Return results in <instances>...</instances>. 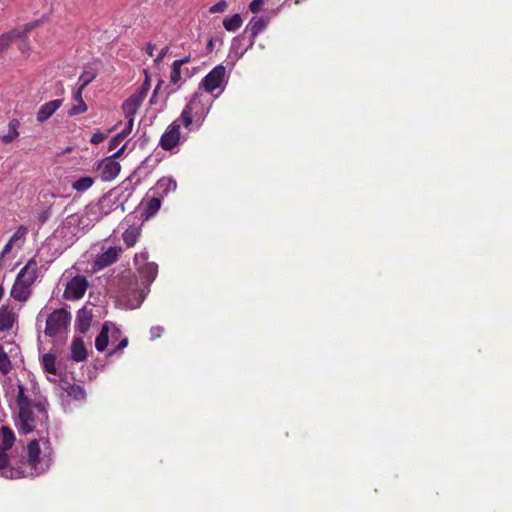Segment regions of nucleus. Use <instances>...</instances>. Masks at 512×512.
<instances>
[{
	"label": "nucleus",
	"mask_w": 512,
	"mask_h": 512,
	"mask_svg": "<svg viewBox=\"0 0 512 512\" xmlns=\"http://www.w3.org/2000/svg\"><path fill=\"white\" fill-rule=\"evenodd\" d=\"M15 403L17 407L15 425L20 433L27 435L34 431L39 434L48 431L49 403L46 397L18 382Z\"/></svg>",
	"instance_id": "nucleus-1"
},
{
	"label": "nucleus",
	"mask_w": 512,
	"mask_h": 512,
	"mask_svg": "<svg viewBox=\"0 0 512 512\" xmlns=\"http://www.w3.org/2000/svg\"><path fill=\"white\" fill-rule=\"evenodd\" d=\"M203 116L201 96L195 94L189 103L184 107L180 117L173 121L160 139V145L164 150L173 149L180 139V126L188 127L192 124L194 117Z\"/></svg>",
	"instance_id": "nucleus-2"
},
{
	"label": "nucleus",
	"mask_w": 512,
	"mask_h": 512,
	"mask_svg": "<svg viewBox=\"0 0 512 512\" xmlns=\"http://www.w3.org/2000/svg\"><path fill=\"white\" fill-rule=\"evenodd\" d=\"M96 209L90 204L82 212L67 216L63 222V229H68L71 234L76 235L80 231L93 226L100 220Z\"/></svg>",
	"instance_id": "nucleus-3"
},
{
	"label": "nucleus",
	"mask_w": 512,
	"mask_h": 512,
	"mask_svg": "<svg viewBox=\"0 0 512 512\" xmlns=\"http://www.w3.org/2000/svg\"><path fill=\"white\" fill-rule=\"evenodd\" d=\"M48 453L42 455L38 440L34 439L27 445V460L35 475H40L47 471L52 463L51 448Z\"/></svg>",
	"instance_id": "nucleus-4"
},
{
	"label": "nucleus",
	"mask_w": 512,
	"mask_h": 512,
	"mask_svg": "<svg viewBox=\"0 0 512 512\" xmlns=\"http://www.w3.org/2000/svg\"><path fill=\"white\" fill-rule=\"evenodd\" d=\"M48 453L42 455L38 440L34 439L27 445V460L35 475H40L47 471L52 463L51 448Z\"/></svg>",
	"instance_id": "nucleus-5"
},
{
	"label": "nucleus",
	"mask_w": 512,
	"mask_h": 512,
	"mask_svg": "<svg viewBox=\"0 0 512 512\" xmlns=\"http://www.w3.org/2000/svg\"><path fill=\"white\" fill-rule=\"evenodd\" d=\"M71 314L64 309L54 310L46 319L45 334L53 337L67 330Z\"/></svg>",
	"instance_id": "nucleus-6"
},
{
	"label": "nucleus",
	"mask_w": 512,
	"mask_h": 512,
	"mask_svg": "<svg viewBox=\"0 0 512 512\" xmlns=\"http://www.w3.org/2000/svg\"><path fill=\"white\" fill-rule=\"evenodd\" d=\"M265 27L266 22L262 18H252L246 26L244 34L234 38L233 47L239 48L241 46V42L245 40V34H249L248 45L243 49V51H241V55H243L245 51L254 45L257 35L263 31Z\"/></svg>",
	"instance_id": "nucleus-7"
},
{
	"label": "nucleus",
	"mask_w": 512,
	"mask_h": 512,
	"mask_svg": "<svg viewBox=\"0 0 512 512\" xmlns=\"http://www.w3.org/2000/svg\"><path fill=\"white\" fill-rule=\"evenodd\" d=\"M124 149L125 145L99 164L98 170L103 181H112L119 175L121 166L114 158L119 157L123 153Z\"/></svg>",
	"instance_id": "nucleus-8"
},
{
	"label": "nucleus",
	"mask_w": 512,
	"mask_h": 512,
	"mask_svg": "<svg viewBox=\"0 0 512 512\" xmlns=\"http://www.w3.org/2000/svg\"><path fill=\"white\" fill-rule=\"evenodd\" d=\"M89 286L88 280L83 275H77L67 282L63 298L69 301L81 299Z\"/></svg>",
	"instance_id": "nucleus-9"
},
{
	"label": "nucleus",
	"mask_w": 512,
	"mask_h": 512,
	"mask_svg": "<svg viewBox=\"0 0 512 512\" xmlns=\"http://www.w3.org/2000/svg\"><path fill=\"white\" fill-rule=\"evenodd\" d=\"M116 198L115 190H111L109 193L102 196L97 204H91L93 208H97V214L100 219L117 208H121L122 212L124 211L123 203H118Z\"/></svg>",
	"instance_id": "nucleus-10"
},
{
	"label": "nucleus",
	"mask_w": 512,
	"mask_h": 512,
	"mask_svg": "<svg viewBox=\"0 0 512 512\" xmlns=\"http://www.w3.org/2000/svg\"><path fill=\"white\" fill-rule=\"evenodd\" d=\"M226 75V68L223 65L214 67L202 80L204 89L211 93L217 88H221Z\"/></svg>",
	"instance_id": "nucleus-11"
},
{
	"label": "nucleus",
	"mask_w": 512,
	"mask_h": 512,
	"mask_svg": "<svg viewBox=\"0 0 512 512\" xmlns=\"http://www.w3.org/2000/svg\"><path fill=\"white\" fill-rule=\"evenodd\" d=\"M122 253L120 246L109 247L102 253L98 254L93 262L95 271L102 270L115 263Z\"/></svg>",
	"instance_id": "nucleus-12"
},
{
	"label": "nucleus",
	"mask_w": 512,
	"mask_h": 512,
	"mask_svg": "<svg viewBox=\"0 0 512 512\" xmlns=\"http://www.w3.org/2000/svg\"><path fill=\"white\" fill-rule=\"evenodd\" d=\"M8 451L0 448V476L7 479L21 478L23 472L19 468L10 465Z\"/></svg>",
	"instance_id": "nucleus-13"
},
{
	"label": "nucleus",
	"mask_w": 512,
	"mask_h": 512,
	"mask_svg": "<svg viewBox=\"0 0 512 512\" xmlns=\"http://www.w3.org/2000/svg\"><path fill=\"white\" fill-rule=\"evenodd\" d=\"M38 277V262L32 258L18 273L16 280L27 286H31Z\"/></svg>",
	"instance_id": "nucleus-14"
},
{
	"label": "nucleus",
	"mask_w": 512,
	"mask_h": 512,
	"mask_svg": "<svg viewBox=\"0 0 512 512\" xmlns=\"http://www.w3.org/2000/svg\"><path fill=\"white\" fill-rule=\"evenodd\" d=\"M33 28L34 24H27L23 29H13L0 35V53L7 50L13 41L24 37Z\"/></svg>",
	"instance_id": "nucleus-15"
},
{
	"label": "nucleus",
	"mask_w": 512,
	"mask_h": 512,
	"mask_svg": "<svg viewBox=\"0 0 512 512\" xmlns=\"http://www.w3.org/2000/svg\"><path fill=\"white\" fill-rule=\"evenodd\" d=\"M177 188V182L171 177H162L157 181L155 186H153L149 193L153 195H157L160 198H165L170 193L174 192Z\"/></svg>",
	"instance_id": "nucleus-16"
},
{
	"label": "nucleus",
	"mask_w": 512,
	"mask_h": 512,
	"mask_svg": "<svg viewBox=\"0 0 512 512\" xmlns=\"http://www.w3.org/2000/svg\"><path fill=\"white\" fill-rule=\"evenodd\" d=\"M193 72L189 68H183L179 66V63H172L169 84L174 86H180L187 79L191 78Z\"/></svg>",
	"instance_id": "nucleus-17"
},
{
	"label": "nucleus",
	"mask_w": 512,
	"mask_h": 512,
	"mask_svg": "<svg viewBox=\"0 0 512 512\" xmlns=\"http://www.w3.org/2000/svg\"><path fill=\"white\" fill-rule=\"evenodd\" d=\"M62 99H55L43 104L37 112L36 119L39 123L48 120L62 105Z\"/></svg>",
	"instance_id": "nucleus-18"
},
{
	"label": "nucleus",
	"mask_w": 512,
	"mask_h": 512,
	"mask_svg": "<svg viewBox=\"0 0 512 512\" xmlns=\"http://www.w3.org/2000/svg\"><path fill=\"white\" fill-rule=\"evenodd\" d=\"M142 102V94H133L123 103L122 110L126 119H134Z\"/></svg>",
	"instance_id": "nucleus-19"
},
{
	"label": "nucleus",
	"mask_w": 512,
	"mask_h": 512,
	"mask_svg": "<svg viewBox=\"0 0 512 512\" xmlns=\"http://www.w3.org/2000/svg\"><path fill=\"white\" fill-rule=\"evenodd\" d=\"M71 355L76 362L84 361L87 358V351L81 337H74L71 344Z\"/></svg>",
	"instance_id": "nucleus-20"
},
{
	"label": "nucleus",
	"mask_w": 512,
	"mask_h": 512,
	"mask_svg": "<svg viewBox=\"0 0 512 512\" xmlns=\"http://www.w3.org/2000/svg\"><path fill=\"white\" fill-rule=\"evenodd\" d=\"M91 320H92V314L90 311H88L85 308L79 310L77 313V317H76L77 330L80 333L85 334L90 328Z\"/></svg>",
	"instance_id": "nucleus-21"
},
{
	"label": "nucleus",
	"mask_w": 512,
	"mask_h": 512,
	"mask_svg": "<svg viewBox=\"0 0 512 512\" xmlns=\"http://www.w3.org/2000/svg\"><path fill=\"white\" fill-rule=\"evenodd\" d=\"M15 434L8 426L0 428V448L4 450H11L15 443Z\"/></svg>",
	"instance_id": "nucleus-22"
},
{
	"label": "nucleus",
	"mask_w": 512,
	"mask_h": 512,
	"mask_svg": "<svg viewBox=\"0 0 512 512\" xmlns=\"http://www.w3.org/2000/svg\"><path fill=\"white\" fill-rule=\"evenodd\" d=\"M82 92L83 89L80 88H77V90L74 92L73 99L76 103L71 107L69 111L70 116L79 115L87 111L88 107L82 98Z\"/></svg>",
	"instance_id": "nucleus-23"
},
{
	"label": "nucleus",
	"mask_w": 512,
	"mask_h": 512,
	"mask_svg": "<svg viewBox=\"0 0 512 512\" xmlns=\"http://www.w3.org/2000/svg\"><path fill=\"white\" fill-rule=\"evenodd\" d=\"M10 294L11 297L17 301H26L30 295L29 286L19 283V281L16 280Z\"/></svg>",
	"instance_id": "nucleus-24"
},
{
	"label": "nucleus",
	"mask_w": 512,
	"mask_h": 512,
	"mask_svg": "<svg viewBox=\"0 0 512 512\" xmlns=\"http://www.w3.org/2000/svg\"><path fill=\"white\" fill-rule=\"evenodd\" d=\"M14 314L7 307L0 308V331L10 330L14 323Z\"/></svg>",
	"instance_id": "nucleus-25"
},
{
	"label": "nucleus",
	"mask_w": 512,
	"mask_h": 512,
	"mask_svg": "<svg viewBox=\"0 0 512 512\" xmlns=\"http://www.w3.org/2000/svg\"><path fill=\"white\" fill-rule=\"evenodd\" d=\"M94 184V178L90 176H84L78 179H75L71 182V186L74 190L80 193L86 192L89 188Z\"/></svg>",
	"instance_id": "nucleus-26"
},
{
	"label": "nucleus",
	"mask_w": 512,
	"mask_h": 512,
	"mask_svg": "<svg viewBox=\"0 0 512 512\" xmlns=\"http://www.w3.org/2000/svg\"><path fill=\"white\" fill-rule=\"evenodd\" d=\"M108 331H109L108 324L105 323L102 326V329H101L99 335L96 337L95 347L99 352H103L108 346V343H109Z\"/></svg>",
	"instance_id": "nucleus-27"
},
{
	"label": "nucleus",
	"mask_w": 512,
	"mask_h": 512,
	"mask_svg": "<svg viewBox=\"0 0 512 512\" xmlns=\"http://www.w3.org/2000/svg\"><path fill=\"white\" fill-rule=\"evenodd\" d=\"M161 200L162 198L152 194L151 198L147 201V204L144 209L147 218L154 216L159 211L161 207Z\"/></svg>",
	"instance_id": "nucleus-28"
},
{
	"label": "nucleus",
	"mask_w": 512,
	"mask_h": 512,
	"mask_svg": "<svg viewBox=\"0 0 512 512\" xmlns=\"http://www.w3.org/2000/svg\"><path fill=\"white\" fill-rule=\"evenodd\" d=\"M139 235H140V231H139L138 228H136V227H129L122 234V238H123V241L126 244V246L128 248H130V247H133L136 244V242H137V240L139 238Z\"/></svg>",
	"instance_id": "nucleus-29"
},
{
	"label": "nucleus",
	"mask_w": 512,
	"mask_h": 512,
	"mask_svg": "<svg viewBox=\"0 0 512 512\" xmlns=\"http://www.w3.org/2000/svg\"><path fill=\"white\" fill-rule=\"evenodd\" d=\"M55 359L56 358L53 354L47 353V354L43 355L42 360H41V364H42L44 370L47 373L52 374V375L58 374V371H57V368L55 365Z\"/></svg>",
	"instance_id": "nucleus-30"
},
{
	"label": "nucleus",
	"mask_w": 512,
	"mask_h": 512,
	"mask_svg": "<svg viewBox=\"0 0 512 512\" xmlns=\"http://www.w3.org/2000/svg\"><path fill=\"white\" fill-rule=\"evenodd\" d=\"M18 127H19V121L17 119L10 120L8 124V133L2 136V141L4 143H10L13 140H15L19 133H18Z\"/></svg>",
	"instance_id": "nucleus-31"
},
{
	"label": "nucleus",
	"mask_w": 512,
	"mask_h": 512,
	"mask_svg": "<svg viewBox=\"0 0 512 512\" xmlns=\"http://www.w3.org/2000/svg\"><path fill=\"white\" fill-rule=\"evenodd\" d=\"M242 25V18L240 14H234L223 20V26L227 31L234 32Z\"/></svg>",
	"instance_id": "nucleus-32"
},
{
	"label": "nucleus",
	"mask_w": 512,
	"mask_h": 512,
	"mask_svg": "<svg viewBox=\"0 0 512 512\" xmlns=\"http://www.w3.org/2000/svg\"><path fill=\"white\" fill-rule=\"evenodd\" d=\"M97 76V72L95 69L89 67L86 68L81 75L79 76L80 86L78 88L85 89V87L90 84Z\"/></svg>",
	"instance_id": "nucleus-33"
},
{
	"label": "nucleus",
	"mask_w": 512,
	"mask_h": 512,
	"mask_svg": "<svg viewBox=\"0 0 512 512\" xmlns=\"http://www.w3.org/2000/svg\"><path fill=\"white\" fill-rule=\"evenodd\" d=\"M158 267L155 263H146L141 268V273L147 281L152 282L157 276Z\"/></svg>",
	"instance_id": "nucleus-34"
},
{
	"label": "nucleus",
	"mask_w": 512,
	"mask_h": 512,
	"mask_svg": "<svg viewBox=\"0 0 512 512\" xmlns=\"http://www.w3.org/2000/svg\"><path fill=\"white\" fill-rule=\"evenodd\" d=\"M67 395L75 400H83L86 396L85 390L79 385H69L66 388Z\"/></svg>",
	"instance_id": "nucleus-35"
},
{
	"label": "nucleus",
	"mask_w": 512,
	"mask_h": 512,
	"mask_svg": "<svg viewBox=\"0 0 512 512\" xmlns=\"http://www.w3.org/2000/svg\"><path fill=\"white\" fill-rule=\"evenodd\" d=\"M113 190H115V194H117L118 191H121V193L119 195H123L124 193H126V197L131 196V194L134 191L132 179H130V178L125 179L121 183L120 186H118L117 188H114Z\"/></svg>",
	"instance_id": "nucleus-36"
},
{
	"label": "nucleus",
	"mask_w": 512,
	"mask_h": 512,
	"mask_svg": "<svg viewBox=\"0 0 512 512\" xmlns=\"http://www.w3.org/2000/svg\"><path fill=\"white\" fill-rule=\"evenodd\" d=\"M11 370V362L7 355V353L4 351L3 347L0 345V371L3 374H7Z\"/></svg>",
	"instance_id": "nucleus-37"
},
{
	"label": "nucleus",
	"mask_w": 512,
	"mask_h": 512,
	"mask_svg": "<svg viewBox=\"0 0 512 512\" xmlns=\"http://www.w3.org/2000/svg\"><path fill=\"white\" fill-rule=\"evenodd\" d=\"M27 233H28V229L25 226H20L14 232V234L10 237L9 240H10V242L16 243L18 241L23 240Z\"/></svg>",
	"instance_id": "nucleus-38"
},
{
	"label": "nucleus",
	"mask_w": 512,
	"mask_h": 512,
	"mask_svg": "<svg viewBox=\"0 0 512 512\" xmlns=\"http://www.w3.org/2000/svg\"><path fill=\"white\" fill-rule=\"evenodd\" d=\"M228 4L225 0H221L218 3L210 7L209 12L211 14L223 13L227 10Z\"/></svg>",
	"instance_id": "nucleus-39"
},
{
	"label": "nucleus",
	"mask_w": 512,
	"mask_h": 512,
	"mask_svg": "<svg viewBox=\"0 0 512 512\" xmlns=\"http://www.w3.org/2000/svg\"><path fill=\"white\" fill-rule=\"evenodd\" d=\"M124 141V138L119 133L115 135L109 142L108 150L113 151L115 150L122 142Z\"/></svg>",
	"instance_id": "nucleus-40"
},
{
	"label": "nucleus",
	"mask_w": 512,
	"mask_h": 512,
	"mask_svg": "<svg viewBox=\"0 0 512 512\" xmlns=\"http://www.w3.org/2000/svg\"><path fill=\"white\" fill-rule=\"evenodd\" d=\"M127 120H128V122H127L126 127L119 133L120 135H122V137L124 139L132 132L133 124H134V119H127Z\"/></svg>",
	"instance_id": "nucleus-41"
},
{
	"label": "nucleus",
	"mask_w": 512,
	"mask_h": 512,
	"mask_svg": "<svg viewBox=\"0 0 512 512\" xmlns=\"http://www.w3.org/2000/svg\"><path fill=\"white\" fill-rule=\"evenodd\" d=\"M107 135L102 132H96L91 137V143L99 144L102 143L106 139Z\"/></svg>",
	"instance_id": "nucleus-42"
},
{
	"label": "nucleus",
	"mask_w": 512,
	"mask_h": 512,
	"mask_svg": "<svg viewBox=\"0 0 512 512\" xmlns=\"http://www.w3.org/2000/svg\"><path fill=\"white\" fill-rule=\"evenodd\" d=\"M164 331V328L162 326H153L150 329L151 339L154 340L156 338H159Z\"/></svg>",
	"instance_id": "nucleus-43"
},
{
	"label": "nucleus",
	"mask_w": 512,
	"mask_h": 512,
	"mask_svg": "<svg viewBox=\"0 0 512 512\" xmlns=\"http://www.w3.org/2000/svg\"><path fill=\"white\" fill-rule=\"evenodd\" d=\"M263 4V0H253L250 5H249V9L253 12V13H257L259 10H260V7L261 5Z\"/></svg>",
	"instance_id": "nucleus-44"
},
{
	"label": "nucleus",
	"mask_w": 512,
	"mask_h": 512,
	"mask_svg": "<svg viewBox=\"0 0 512 512\" xmlns=\"http://www.w3.org/2000/svg\"><path fill=\"white\" fill-rule=\"evenodd\" d=\"M169 51V47L168 46H165L161 49V51L159 52L158 56L155 58V63L159 64L160 62H162V60L165 58V56L167 55Z\"/></svg>",
	"instance_id": "nucleus-45"
},
{
	"label": "nucleus",
	"mask_w": 512,
	"mask_h": 512,
	"mask_svg": "<svg viewBox=\"0 0 512 512\" xmlns=\"http://www.w3.org/2000/svg\"><path fill=\"white\" fill-rule=\"evenodd\" d=\"M148 90H149V83L146 80L136 94H142V101H143L145 99V97L147 96Z\"/></svg>",
	"instance_id": "nucleus-46"
},
{
	"label": "nucleus",
	"mask_w": 512,
	"mask_h": 512,
	"mask_svg": "<svg viewBox=\"0 0 512 512\" xmlns=\"http://www.w3.org/2000/svg\"><path fill=\"white\" fill-rule=\"evenodd\" d=\"M127 345H128L127 338L121 340L120 343L118 344V346L114 350L109 352V355H112V354L116 353L117 351L124 349Z\"/></svg>",
	"instance_id": "nucleus-47"
},
{
	"label": "nucleus",
	"mask_w": 512,
	"mask_h": 512,
	"mask_svg": "<svg viewBox=\"0 0 512 512\" xmlns=\"http://www.w3.org/2000/svg\"><path fill=\"white\" fill-rule=\"evenodd\" d=\"M163 83H164V82H163L162 80H159V81H158V83H157V85H156V87H155V89H154L153 95H152V97H151V99H150V103H151V104L155 103L156 95H157V93L159 92L160 87H161V85H162Z\"/></svg>",
	"instance_id": "nucleus-48"
},
{
	"label": "nucleus",
	"mask_w": 512,
	"mask_h": 512,
	"mask_svg": "<svg viewBox=\"0 0 512 512\" xmlns=\"http://www.w3.org/2000/svg\"><path fill=\"white\" fill-rule=\"evenodd\" d=\"M49 217H50V212H49V210H46L39 214L38 220L41 224H43L48 220Z\"/></svg>",
	"instance_id": "nucleus-49"
},
{
	"label": "nucleus",
	"mask_w": 512,
	"mask_h": 512,
	"mask_svg": "<svg viewBox=\"0 0 512 512\" xmlns=\"http://www.w3.org/2000/svg\"><path fill=\"white\" fill-rule=\"evenodd\" d=\"M190 61H191V57L190 56H186L184 58L175 60L174 63L175 64L179 63V66L183 67L185 64L189 63Z\"/></svg>",
	"instance_id": "nucleus-50"
},
{
	"label": "nucleus",
	"mask_w": 512,
	"mask_h": 512,
	"mask_svg": "<svg viewBox=\"0 0 512 512\" xmlns=\"http://www.w3.org/2000/svg\"><path fill=\"white\" fill-rule=\"evenodd\" d=\"M148 258V253L147 252H141L140 254H136L135 255V262L138 263L139 259H141L142 261H146Z\"/></svg>",
	"instance_id": "nucleus-51"
},
{
	"label": "nucleus",
	"mask_w": 512,
	"mask_h": 512,
	"mask_svg": "<svg viewBox=\"0 0 512 512\" xmlns=\"http://www.w3.org/2000/svg\"><path fill=\"white\" fill-rule=\"evenodd\" d=\"M13 242H10V240L4 245L3 247V254H8L10 253V251L12 250V247H13Z\"/></svg>",
	"instance_id": "nucleus-52"
},
{
	"label": "nucleus",
	"mask_w": 512,
	"mask_h": 512,
	"mask_svg": "<svg viewBox=\"0 0 512 512\" xmlns=\"http://www.w3.org/2000/svg\"><path fill=\"white\" fill-rule=\"evenodd\" d=\"M154 49H155V45L149 43L146 47V53L149 55V56H153V52H154Z\"/></svg>",
	"instance_id": "nucleus-53"
},
{
	"label": "nucleus",
	"mask_w": 512,
	"mask_h": 512,
	"mask_svg": "<svg viewBox=\"0 0 512 512\" xmlns=\"http://www.w3.org/2000/svg\"><path fill=\"white\" fill-rule=\"evenodd\" d=\"M4 295V288L2 286H0V300L2 299Z\"/></svg>",
	"instance_id": "nucleus-54"
},
{
	"label": "nucleus",
	"mask_w": 512,
	"mask_h": 512,
	"mask_svg": "<svg viewBox=\"0 0 512 512\" xmlns=\"http://www.w3.org/2000/svg\"><path fill=\"white\" fill-rule=\"evenodd\" d=\"M6 254H3V250L0 252V260L3 259V257L5 256Z\"/></svg>",
	"instance_id": "nucleus-55"
},
{
	"label": "nucleus",
	"mask_w": 512,
	"mask_h": 512,
	"mask_svg": "<svg viewBox=\"0 0 512 512\" xmlns=\"http://www.w3.org/2000/svg\"><path fill=\"white\" fill-rule=\"evenodd\" d=\"M138 306H139V304L131 306V308H137Z\"/></svg>",
	"instance_id": "nucleus-56"
}]
</instances>
